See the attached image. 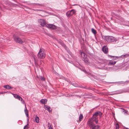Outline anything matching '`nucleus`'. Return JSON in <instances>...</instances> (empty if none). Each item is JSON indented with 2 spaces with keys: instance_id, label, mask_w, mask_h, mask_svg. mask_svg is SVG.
Segmentation results:
<instances>
[{
  "instance_id": "f257e3e1",
  "label": "nucleus",
  "mask_w": 129,
  "mask_h": 129,
  "mask_svg": "<svg viewBox=\"0 0 129 129\" xmlns=\"http://www.w3.org/2000/svg\"><path fill=\"white\" fill-rule=\"evenodd\" d=\"M102 114V113L101 111H97L93 113L91 118L89 119L88 120L94 121L96 124H98V117L99 116V119L101 118Z\"/></svg>"
},
{
  "instance_id": "f03ea898",
  "label": "nucleus",
  "mask_w": 129,
  "mask_h": 129,
  "mask_svg": "<svg viewBox=\"0 0 129 129\" xmlns=\"http://www.w3.org/2000/svg\"><path fill=\"white\" fill-rule=\"evenodd\" d=\"M94 121H91V120H88L87 123L90 128V129H99L100 126L98 125H95L94 123Z\"/></svg>"
},
{
  "instance_id": "7ed1b4c3",
  "label": "nucleus",
  "mask_w": 129,
  "mask_h": 129,
  "mask_svg": "<svg viewBox=\"0 0 129 129\" xmlns=\"http://www.w3.org/2000/svg\"><path fill=\"white\" fill-rule=\"evenodd\" d=\"M104 40L108 42H116V39L111 36H105L103 37Z\"/></svg>"
},
{
  "instance_id": "20e7f679",
  "label": "nucleus",
  "mask_w": 129,
  "mask_h": 129,
  "mask_svg": "<svg viewBox=\"0 0 129 129\" xmlns=\"http://www.w3.org/2000/svg\"><path fill=\"white\" fill-rule=\"evenodd\" d=\"M38 57L40 59H43L45 56V53L44 50L41 48L38 54Z\"/></svg>"
},
{
  "instance_id": "39448f33",
  "label": "nucleus",
  "mask_w": 129,
  "mask_h": 129,
  "mask_svg": "<svg viewBox=\"0 0 129 129\" xmlns=\"http://www.w3.org/2000/svg\"><path fill=\"white\" fill-rule=\"evenodd\" d=\"M81 56L83 58L82 59L84 62L87 65H90V62L89 61L87 55L83 52H81Z\"/></svg>"
},
{
  "instance_id": "423d86ee",
  "label": "nucleus",
  "mask_w": 129,
  "mask_h": 129,
  "mask_svg": "<svg viewBox=\"0 0 129 129\" xmlns=\"http://www.w3.org/2000/svg\"><path fill=\"white\" fill-rule=\"evenodd\" d=\"M14 40L16 42L19 44H22L23 42V41L17 36H14Z\"/></svg>"
},
{
  "instance_id": "0eeeda50",
  "label": "nucleus",
  "mask_w": 129,
  "mask_h": 129,
  "mask_svg": "<svg viewBox=\"0 0 129 129\" xmlns=\"http://www.w3.org/2000/svg\"><path fill=\"white\" fill-rule=\"evenodd\" d=\"M38 22L42 26H46V25L47 24L46 23V22L44 19H40L39 20Z\"/></svg>"
},
{
  "instance_id": "6e6552de",
  "label": "nucleus",
  "mask_w": 129,
  "mask_h": 129,
  "mask_svg": "<svg viewBox=\"0 0 129 129\" xmlns=\"http://www.w3.org/2000/svg\"><path fill=\"white\" fill-rule=\"evenodd\" d=\"M46 27L52 29H55L56 28V26L53 24H47L46 25Z\"/></svg>"
},
{
  "instance_id": "1a4fd4ad",
  "label": "nucleus",
  "mask_w": 129,
  "mask_h": 129,
  "mask_svg": "<svg viewBox=\"0 0 129 129\" xmlns=\"http://www.w3.org/2000/svg\"><path fill=\"white\" fill-rule=\"evenodd\" d=\"M128 54H125L124 55H121L119 57L118 56H113V59H116L117 58H118L119 57L122 58L124 57H128Z\"/></svg>"
},
{
  "instance_id": "9d476101",
  "label": "nucleus",
  "mask_w": 129,
  "mask_h": 129,
  "mask_svg": "<svg viewBox=\"0 0 129 129\" xmlns=\"http://www.w3.org/2000/svg\"><path fill=\"white\" fill-rule=\"evenodd\" d=\"M44 108L46 110H47L49 112H51L52 109L49 106L47 105H45Z\"/></svg>"
},
{
  "instance_id": "9b49d317",
  "label": "nucleus",
  "mask_w": 129,
  "mask_h": 129,
  "mask_svg": "<svg viewBox=\"0 0 129 129\" xmlns=\"http://www.w3.org/2000/svg\"><path fill=\"white\" fill-rule=\"evenodd\" d=\"M102 50L105 53H107L108 52V48L107 46H104L102 48Z\"/></svg>"
},
{
  "instance_id": "f8f14e48",
  "label": "nucleus",
  "mask_w": 129,
  "mask_h": 129,
  "mask_svg": "<svg viewBox=\"0 0 129 129\" xmlns=\"http://www.w3.org/2000/svg\"><path fill=\"white\" fill-rule=\"evenodd\" d=\"M66 15L68 17H70L72 16L71 10L69 11L66 14Z\"/></svg>"
},
{
  "instance_id": "ddd939ff",
  "label": "nucleus",
  "mask_w": 129,
  "mask_h": 129,
  "mask_svg": "<svg viewBox=\"0 0 129 129\" xmlns=\"http://www.w3.org/2000/svg\"><path fill=\"white\" fill-rule=\"evenodd\" d=\"M24 112L26 115V116L27 117H28V111L27 109L26 104H25V107L24 109Z\"/></svg>"
},
{
  "instance_id": "4468645a",
  "label": "nucleus",
  "mask_w": 129,
  "mask_h": 129,
  "mask_svg": "<svg viewBox=\"0 0 129 129\" xmlns=\"http://www.w3.org/2000/svg\"><path fill=\"white\" fill-rule=\"evenodd\" d=\"M40 102L43 104H46L47 102V100L46 99H42L40 101Z\"/></svg>"
},
{
  "instance_id": "2eb2a0df",
  "label": "nucleus",
  "mask_w": 129,
  "mask_h": 129,
  "mask_svg": "<svg viewBox=\"0 0 129 129\" xmlns=\"http://www.w3.org/2000/svg\"><path fill=\"white\" fill-rule=\"evenodd\" d=\"M116 63V61L110 60L109 61V62L108 64V65H114Z\"/></svg>"
},
{
  "instance_id": "dca6fc26",
  "label": "nucleus",
  "mask_w": 129,
  "mask_h": 129,
  "mask_svg": "<svg viewBox=\"0 0 129 129\" xmlns=\"http://www.w3.org/2000/svg\"><path fill=\"white\" fill-rule=\"evenodd\" d=\"M4 87L6 89H11L13 88L12 87L8 85H4Z\"/></svg>"
},
{
  "instance_id": "f3484780",
  "label": "nucleus",
  "mask_w": 129,
  "mask_h": 129,
  "mask_svg": "<svg viewBox=\"0 0 129 129\" xmlns=\"http://www.w3.org/2000/svg\"><path fill=\"white\" fill-rule=\"evenodd\" d=\"M91 31L94 35H96L97 33L96 31L93 28H92L91 29Z\"/></svg>"
},
{
  "instance_id": "a211bd4d",
  "label": "nucleus",
  "mask_w": 129,
  "mask_h": 129,
  "mask_svg": "<svg viewBox=\"0 0 129 129\" xmlns=\"http://www.w3.org/2000/svg\"><path fill=\"white\" fill-rule=\"evenodd\" d=\"M115 92L113 93L112 94H118L121 93H122V91H116Z\"/></svg>"
},
{
  "instance_id": "6ab92c4d",
  "label": "nucleus",
  "mask_w": 129,
  "mask_h": 129,
  "mask_svg": "<svg viewBox=\"0 0 129 129\" xmlns=\"http://www.w3.org/2000/svg\"><path fill=\"white\" fill-rule=\"evenodd\" d=\"M83 117V116L82 114H81L79 116V121H81Z\"/></svg>"
},
{
  "instance_id": "aec40b11",
  "label": "nucleus",
  "mask_w": 129,
  "mask_h": 129,
  "mask_svg": "<svg viewBox=\"0 0 129 129\" xmlns=\"http://www.w3.org/2000/svg\"><path fill=\"white\" fill-rule=\"evenodd\" d=\"M48 126L49 127V129H53L52 125L51 124H50L49 122L48 123Z\"/></svg>"
},
{
  "instance_id": "412c9836",
  "label": "nucleus",
  "mask_w": 129,
  "mask_h": 129,
  "mask_svg": "<svg viewBox=\"0 0 129 129\" xmlns=\"http://www.w3.org/2000/svg\"><path fill=\"white\" fill-rule=\"evenodd\" d=\"M71 11L72 16L73 14H75L76 12V11L75 10L73 9L71 10Z\"/></svg>"
},
{
  "instance_id": "4be33fe9",
  "label": "nucleus",
  "mask_w": 129,
  "mask_h": 129,
  "mask_svg": "<svg viewBox=\"0 0 129 129\" xmlns=\"http://www.w3.org/2000/svg\"><path fill=\"white\" fill-rule=\"evenodd\" d=\"M39 117L36 116L35 118V120L36 122L37 123H38L39 122Z\"/></svg>"
},
{
  "instance_id": "5701e85b",
  "label": "nucleus",
  "mask_w": 129,
  "mask_h": 129,
  "mask_svg": "<svg viewBox=\"0 0 129 129\" xmlns=\"http://www.w3.org/2000/svg\"><path fill=\"white\" fill-rule=\"evenodd\" d=\"M17 99H18L19 100L22 101L23 100L22 99L19 95Z\"/></svg>"
},
{
  "instance_id": "b1692460",
  "label": "nucleus",
  "mask_w": 129,
  "mask_h": 129,
  "mask_svg": "<svg viewBox=\"0 0 129 129\" xmlns=\"http://www.w3.org/2000/svg\"><path fill=\"white\" fill-rule=\"evenodd\" d=\"M40 79L42 81H45V79L44 77L42 76H40Z\"/></svg>"
},
{
  "instance_id": "393cba45",
  "label": "nucleus",
  "mask_w": 129,
  "mask_h": 129,
  "mask_svg": "<svg viewBox=\"0 0 129 129\" xmlns=\"http://www.w3.org/2000/svg\"><path fill=\"white\" fill-rule=\"evenodd\" d=\"M33 10L36 11H44L42 10H40V9H32Z\"/></svg>"
},
{
  "instance_id": "a878e982",
  "label": "nucleus",
  "mask_w": 129,
  "mask_h": 129,
  "mask_svg": "<svg viewBox=\"0 0 129 129\" xmlns=\"http://www.w3.org/2000/svg\"><path fill=\"white\" fill-rule=\"evenodd\" d=\"M13 95L14 97L16 98L17 99V98L19 95H17V94H13Z\"/></svg>"
},
{
  "instance_id": "bb28decb",
  "label": "nucleus",
  "mask_w": 129,
  "mask_h": 129,
  "mask_svg": "<svg viewBox=\"0 0 129 129\" xmlns=\"http://www.w3.org/2000/svg\"><path fill=\"white\" fill-rule=\"evenodd\" d=\"M125 70H129V64L126 67Z\"/></svg>"
},
{
  "instance_id": "cd10ccee",
  "label": "nucleus",
  "mask_w": 129,
  "mask_h": 129,
  "mask_svg": "<svg viewBox=\"0 0 129 129\" xmlns=\"http://www.w3.org/2000/svg\"><path fill=\"white\" fill-rule=\"evenodd\" d=\"M35 5L37 6H43V4H35Z\"/></svg>"
},
{
  "instance_id": "c85d7f7f",
  "label": "nucleus",
  "mask_w": 129,
  "mask_h": 129,
  "mask_svg": "<svg viewBox=\"0 0 129 129\" xmlns=\"http://www.w3.org/2000/svg\"><path fill=\"white\" fill-rule=\"evenodd\" d=\"M94 64L93 62H90V65H89L90 66H93L94 65Z\"/></svg>"
},
{
  "instance_id": "c756f323",
  "label": "nucleus",
  "mask_w": 129,
  "mask_h": 129,
  "mask_svg": "<svg viewBox=\"0 0 129 129\" xmlns=\"http://www.w3.org/2000/svg\"><path fill=\"white\" fill-rule=\"evenodd\" d=\"M102 69H105V70H108V68H107L106 67H102Z\"/></svg>"
},
{
  "instance_id": "7c9ffc66",
  "label": "nucleus",
  "mask_w": 129,
  "mask_h": 129,
  "mask_svg": "<svg viewBox=\"0 0 129 129\" xmlns=\"http://www.w3.org/2000/svg\"><path fill=\"white\" fill-rule=\"evenodd\" d=\"M119 125L118 124H116V129H118L119 128Z\"/></svg>"
},
{
  "instance_id": "2f4dec72",
  "label": "nucleus",
  "mask_w": 129,
  "mask_h": 129,
  "mask_svg": "<svg viewBox=\"0 0 129 129\" xmlns=\"http://www.w3.org/2000/svg\"><path fill=\"white\" fill-rule=\"evenodd\" d=\"M123 112L124 113H127V111L125 110L124 109H123Z\"/></svg>"
},
{
  "instance_id": "473e14b6",
  "label": "nucleus",
  "mask_w": 129,
  "mask_h": 129,
  "mask_svg": "<svg viewBox=\"0 0 129 129\" xmlns=\"http://www.w3.org/2000/svg\"><path fill=\"white\" fill-rule=\"evenodd\" d=\"M27 125H26L24 127L23 129H27Z\"/></svg>"
},
{
  "instance_id": "72a5a7b5",
  "label": "nucleus",
  "mask_w": 129,
  "mask_h": 129,
  "mask_svg": "<svg viewBox=\"0 0 129 129\" xmlns=\"http://www.w3.org/2000/svg\"><path fill=\"white\" fill-rule=\"evenodd\" d=\"M21 101L22 102V103L23 104H25H25H25V102H24V100H23H23H22V101Z\"/></svg>"
},
{
  "instance_id": "f704fd0d",
  "label": "nucleus",
  "mask_w": 129,
  "mask_h": 129,
  "mask_svg": "<svg viewBox=\"0 0 129 129\" xmlns=\"http://www.w3.org/2000/svg\"><path fill=\"white\" fill-rule=\"evenodd\" d=\"M68 52L69 54L70 55H71V54L72 53H71V52H70L69 51H68Z\"/></svg>"
},
{
  "instance_id": "c9c22d12",
  "label": "nucleus",
  "mask_w": 129,
  "mask_h": 129,
  "mask_svg": "<svg viewBox=\"0 0 129 129\" xmlns=\"http://www.w3.org/2000/svg\"><path fill=\"white\" fill-rule=\"evenodd\" d=\"M61 42V45H63V46H66L65 45L63 44V43H62V42Z\"/></svg>"
},
{
  "instance_id": "e433bc0d",
  "label": "nucleus",
  "mask_w": 129,
  "mask_h": 129,
  "mask_svg": "<svg viewBox=\"0 0 129 129\" xmlns=\"http://www.w3.org/2000/svg\"><path fill=\"white\" fill-rule=\"evenodd\" d=\"M108 56L109 57H113V56H111V55H108Z\"/></svg>"
},
{
  "instance_id": "4c0bfd02",
  "label": "nucleus",
  "mask_w": 129,
  "mask_h": 129,
  "mask_svg": "<svg viewBox=\"0 0 129 129\" xmlns=\"http://www.w3.org/2000/svg\"><path fill=\"white\" fill-rule=\"evenodd\" d=\"M83 71L85 73L86 72V71L85 70H83Z\"/></svg>"
},
{
  "instance_id": "58836bf2",
  "label": "nucleus",
  "mask_w": 129,
  "mask_h": 129,
  "mask_svg": "<svg viewBox=\"0 0 129 129\" xmlns=\"http://www.w3.org/2000/svg\"><path fill=\"white\" fill-rule=\"evenodd\" d=\"M77 5V4H74V5H73V6H76V5Z\"/></svg>"
},
{
  "instance_id": "ea45409f",
  "label": "nucleus",
  "mask_w": 129,
  "mask_h": 129,
  "mask_svg": "<svg viewBox=\"0 0 129 129\" xmlns=\"http://www.w3.org/2000/svg\"><path fill=\"white\" fill-rule=\"evenodd\" d=\"M34 60H35V59H34Z\"/></svg>"
}]
</instances>
